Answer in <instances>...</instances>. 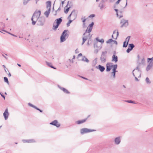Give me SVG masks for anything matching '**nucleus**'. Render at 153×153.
Wrapping results in <instances>:
<instances>
[{
    "instance_id": "obj_1",
    "label": "nucleus",
    "mask_w": 153,
    "mask_h": 153,
    "mask_svg": "<svg viewBox=\"0 0 153 153\" xmlns=\"http://www.w3.org/2000/svg\"><path fill=\"white\" fill-rule=\"evenodd\" d=\"M91 35H90V33L85 32L83 34L82 45H83L87 40H89V41H91Z\"/></svg>"
},
{
    "instance_id": "obj_2",
    "label": "nucleus",
    "mask_w": 153,
    "mask_h": 153,
    "mask_svg": "<svg viewBox=\"0 0 153 153\" xmlns=\"http://www.w3.org/2000/svg\"><path fill=\"white\" fill-rule=\"evenodd\" d=\"M132 73L133 76H137L138 78L140 77L141 71L138 66H137L135 69L133 70Z\"/></svg>"
},
{
    "instance_id": "obj_3",
    "label": "nucleus",
    "mask_w": 153,
    "mask_h": 153,
    "mask_svg": "<svg viewBox=\"0 0 153 153\" xmlns=\"http://www.w3.org/2000/svg\"><path fill=\"white\" fill-rule=\"evenodd\" d=\"M107 52L106 51H102V52L100 59L102 63H105L106 60Z\"/></svg>"
},
{
    "instance_id": "obj_4",
    "label": "nucleus",
    "mask_w": 153,
    "mask_h": 153,
    "mask_svg": "<svg viewBox=\"0 0 153 153\" xmlns=\"http://www.w3.org/2000/svg\"><path fill=\"white\" fill-rule=\"evenodd\" d=\"M55 21L56 22V25H55V22L53 24V29L55 30H56L58 27L59 25L62 21V19L61 18H60L59 19H56L55 20Z\"/></svg>"
},
{
    "instance_id": "obj_5",
    "label": "nucleus",
    "mask_w": 153,
    "mask_h": 153,
    "mask_svg": "<svg viewBox=\"0 0 153 153\" xmlns=\"http://www.w3.org/2000/svg\"><path fill=\"white\" fill-rule=\"evenodd\" d=\"M121 0H118L115 3L114 6V7H116V5L119 4ZM127 0H124L121 3L122 8H125L127 5Z\"/></svg>"
},
{
    "instance_id": "obj_6",
    "label": "nucleus",
    "mask_w": 153,
    "mask_h": 153,
    "mask_svg": "<svg viewBox=\"0 0 153 153\" xmlns=\"http://www.w3.org/2000/svg\"><path fill=\"white\" fill-rule=\"evenodd\" d=\"M95 131L94 130L90 129L87 128H83L80 130V133L81 134H83L85 133L91 132Z\"/></svg>"
},
{
    "instance_id": "obj_7",
    "label": "nucleus",
    "mask_w": 153,
    "mask_h": 153,
    "mask_svg": "<svg viewBox=\"0 0 153 153\" xmlns=\"http://www.w3.org/2000/svg\"><path fill=\"white\" fill-rule=\"evenodd\" d=\"M67 30H65L62 33L60 38L61 42H63L66 40L65 37L67 35Z\"/></svg>"
},
{
    "instance_id": "obj_8",
    "label": "nucleus",
    "mask_w": 153,
    "mask_h": 153,
    "mask_svg": "<svg viewBox=\"0 0 153 153\" xmlns=\"http://www.w3.org/2000/svg\"><path fill=\"white\" fill-rule=\"evenodd\" d=\"M105 1L104 0H101L99 4L98 7L101 10H102L105 8Z\"/></svg>"
},
{
    "instance_id": "obj_9",
    "label": "nucleus",
    "mask_w": 153,
    "mask_h": 153,
    "mask_svg": "<svg viewBox=\"0 0 153 153\" xmlns=\"http://www.w3.org/2000/svg\"><path fill=\"white\" fill-rule=\"evenodd\" d=\"M120 23L121 24V27H126L128 25V21L127 20L123 19L121 20Z\"/></svg>"
},
{
    "instance_id": "obj_10",
    "label": "nucleus",
    "mask_w": 153,
    "mask_h": 153,
    "mask_svg": "<svg viewBox=\"0 0 153 153\" xmlns=\"http://www.w3.org/2000/svg\"><path fill=\"white\" fill-rule=\"evenodd\" d=\"M35 14H33L31 18V20L32 21V24L33 25H34L39 18L36 16L35 15Z\"/></svg>"
},
{
    "instance_id": "obj_11",
    "label": "nucleus",
    "mask_w": 153,
    "mask_h": 153,
    "mask_svg": "<svg viewBox=\"0 0 153 153\" xmlns=\"http://www.w3.org/2000/svg\"><path fill=\"white\" fill-rule=\"evenodd\" d=\"M94 25V23L93 22H92L91 24H90L87 27L85 32L90 33L92 30Z\"/></svg>"
},
{
    "instance_id": "obj_12",
    "label": "nucleus",
    "mask_w": 153,
    "mask_h": 153,
    "mask_svg": "<svg viewBox=\"0 0 153 153\" xmlns=\"http://www.w3.org/2000/svg\"><path fill=\"white\" fill-rule=\"evenodd\" d=\"M50 125L56 126L57 127H59L60 126V124L56 120H55L50 123Z\"/></svg>"
},
{
    "instance_id": "obj_13",
    "label": "nucleus",
    "mask_w": 153,
    "mask_h": 153,
    "mask_svg": "<svg viewBox=\"0 0 153 153\" xmlns=\"http://www.w3.org/2000/svg\"><path fill=\"white\" fill-rule=\"evenodd\" d=\"M119 33L117 30L114 31L113 34L112 36V37L114 39H116L119 35Z\"/></svg>"
},
{
    "instance_id": "obj_14",
    "label": "nucleus",
    "mask_w": 153,
    "mask_h": 153,
    "mask_svg": "<svg viewBox=\"0 0 153 153\" xmlns=\"http://www.w3.org/2000/svg\"><path fill=\"white\" fill-rule=\"evenodd\" d=\"M37 21V24L39 25L42 26L44 25V20L42 18H39Z\"/></svg>"
},
{
    "instance_id": "obj_15",
    "label": "nucleus",
    "mask_w": 153,
    "mask_h": 153,
    "mask_svg": "<svg viewBox=\"0 0 153 153\" xmlns=\"http://www.w3.org/2000/svg\"><path fill=\"white\" fill-rule=\"evenodd\" d=\"M112 63H108L106 64V71H109L111 69V68L112 67Z\"/></svg>"
},
{
    "instance_id": "obj_16",
    "label": "nucleus",
    "mask_w": 153,
    "mask_h": 153,
    "mask_svg": "<svg viewBox=\"0 0 153 153\" xmlns=\"http://www.w3.org/2000/svg\"><path fill=\"white\" fill-rule=\"evenodd\" d=\"M149 65L153 66V57L151 58H148L147 59Z\"/></svg>"
},
{
    "instance_id": "obj_17",
    "label": "nucleus",
    "mask_w": 153,
    "mask_h": 153,
    "mask_svg": "<svg viewBox=\"0 0 153 153\" xmlns=\"http://www.w3.org/2000/svg\"><path fill=\"white\" fill-rule=\"evenodd\" d=\"M96 68L99 69L101 72H103L105 70V68L104 67L99 65L98 66H96Z\"/></svg>"
},
{
    "instance_id": "obj_18",
    "label": "nucleus",
    "mask_w": 153,
    "mask_h": 153,
    "mask_svg": "<svg viewBox=\"0 0 153 153\" xmlns=\"http://www.w3.org/2000/svg\"><path fill=\"white\" fill-rule=\"evenodd\" d=\"M8 115L9 113L8 111V109L7 108L3 114V115L5 120H6L8 118Z\"/></svg>"
},
{
    "instance_id": "obj_19",
    "label": "nucleus",
    "mask_w": 153,
    "mask_h": 153,
    "mask_svg": "<svg viewBox=\"0 0 153 153\" xmlns=\"http://www.w3.org/2000/svg\"><path fill=\"white\" fill-rule=\"evenodd\" d=\"M121 137L119 136L116 137L114 139V142L115 143H120L121 141Z\"/></svg>"
},
{
    "instance_id": "obj_20",
    "label": "nucleus",
    "mask_w": 153,
    "mask_h": 153,
    "mask_svg": "<svg viewBox=\"0 0 153 153\" xmlns=\"http://www.w3.org/2000/svg\"><path fill=\"white\" fill-rule=\"evenodd\" d=\"M22 141L24 143H34L36 142L35 140L33 139L23 140Z\"/></svg>"
},
{
    "instance_id": "obj_21",
    "label": "nucleus",
    "mask_w": 153,
    "mask_h": 153,
    "mask_svg": "<svg viewBox=\"0 0 153 153\" xmlns=\"http://www.w3.org/2000/svg\"><path fill=\"white\" fill-rule=\"evenodd\" d=\"M112 61H114L115 63H116L118 61V57L117 56L115 55L114 54L112 57Z\"/></svg>"
},
{
    "instance_id": "obj_22",
    "label": "nucleus",
    "mask_w": 153,
    "mask_h": 153,
    "mask_svg": "<svg viewBox=\"0 0 153 153\" xmlns=\"http://www.w3.org/2000/svg\"><path fill=\"white\" fill-rule=\"evenodd\" d=\"M72 15H74V16L75 17V18H74V19H75L76 18V15L75 13V10H73L72 11V12L71 13V14L68 17V19H71V16Z\"/></svg>"
},
{
    "instance_id": "obj_23",
    "label": "nucleus",
    "mask_w": 153,
    "mask_h": 153,
    "mask_svg": "<svg viewBox=\"0 0 153 153\" xmlns=\"http://www.w3.org/2000/svg\"><path fill=\"white\" fill-rule=\"evenodd\" d=\"M87 119V118H86L82 120H78L76 121V123L78 124H79L85 122L86 120Z\"/></svg>"
},
{
    "instance_id": "obj_24",
    "label": "nucleus",
    "mask_w": 153,
    "mask_h": 153,
    "mask_svg": "<svg viewBox=\"0 0 153 153\" xmlns=\"http://www.w3.org/2000/svg\"><path fill=\"white\" fill-rule=\"evenodd\" d=\"M59 87L60 88L61 90H62L65 93L68 94L70 93V92L66 89L64 88L61 87L59 86Z\"/></svg>"
},
{
    "instance_id": "obj_25",
    "label": "nucleus",
    "mask_w": 153,
    "mask_h": 153,
    "mask_svg": "<svg viewBox=\"0 0 153 153\" xmlns=\"http://www.w3.org/2000/svg\"><path fill=\"white\" fill-rule=\"evenodd\" d=\"M33 14H35V15L36 16L39 18L41 14V11L40 10L36 11Z\"/></svg>"
},
{
    "instance_id": "obj_26",
    "label": "nucleus",
    "mask_w": 153,
    "mask_h": 153,
    "mask_svg": "<svg viewBox=\"0 0 153 153\" xmlns=\"http://www.w3.org/2000/svg\"><path fill=\"white\" fill-rule=\"evenodd\" d=\"M47 8L48 9L51 10V1H48L47 2Z\"/></svg>"
},
{
    "instance_id": "obj_27",
    "label": "nucleus",
    "mask_w": 153,
    "mask_h": 153,
    "mask_svg": "<svg viewBox=\"0 0 153 153\" xmlns=\"http://www.w3.org/2000/svg\"><path fill=\"white\" fill-rule=\"evenodd\" d=\"M50 11L51 10L48 9L45 12L44 14L47 17L49 15L50 13Z\"/></svg>"
},
{
    "instance_id": "obj_28",
    "label": "nucleus",
    "mask_w": 153,
    "mask_h": 153,
    "mask_svg": "<svg viewBox=\"0 0 153 153\" xmlns=\"http://www.w3.org/2000/svg\"><path fill=\"white\" fill-rule=\"evenodd\" d=\"M82 61L86 62H89V60L85 56H83L82 59Z\"/></svg>"
},
{
    "instance_id": "obj_29",
    "label": "nucleus",
    "mask_w": 153,
    "mask_h": 153,
    "mask_svg": "<svg viewBox=\"0 0 153 153\" xmlns=\"http://www.w3.org/2000/svg\"><path fill=\"white\" fill-rule=\"evenodd\" d=\"M114 10L116 12H117V16L119 18H121L122 17H123L122 15L121 14V12L120 13L121 14L119 16L118 15V14L117 12L118 10L117 9H115Z\"/></svg>"
},
{
    "instance_id": "obj_30",
    "label": "nucleus",
    "mask_w": 153,
    "mask_h": 153,
    "mask_svg": "<svg viewBox=\"0 0 153 153\" xmlns=\"http://www.w3.org/2000/svg\"><path fill=\"white\" fill-rule=\"evenodd\" d=\"M145 62V60L144 58H143V59H141V62H138V63L139 65H140L141 64H143Z\"/></svg>"
},
{
    "instance_id": "obj_31",
    "label": "nucleus",
    "mask_w": 153,
    "mask_h": 153,
    "mask_svg": "<svg viewBox=\"0 0 153 153\" xmlns=\"http://www.w3.org/2000/svg\"><path fill=\"white\" fill-rule=\"evenodd\" d=\"M117 64L113 65L112 67H113V71H117L116 69H117Z\"/></svg>"
},
{
    "instance_id": "obj_32",
    "label": "nucleus",
    "mask_w": 153,
    "mask_h": 153,
    "mask_svg": "<svg viewBox=\"0 0 153 153\" xmlns=\"http://www.w3.org/2000/svg\"><path fill=\"white\" fill-rule=\"evenodd\" d=\"M146 83L148 84H150L151 83V82L149 79L147 77L146 79Z\"/></svg>"
},
{
    "instance_id": "obj_33",
    "label": "nucleus",
    "mask_w": 153,
    "mask_h": 153,
    "mask_svg": "<svg viewBox=\"0 0 153 153\" xmlns=\"http://www.w3.org/2000/svg\"><path fill=\"white\" fill-rule=\"evenodd\" d=\"M47 64L50 67L54 69H56L54 67L52 66V64L51 63L47 62Z\"/></svg>"
},
{
    "instance_id": "obj_34",
    "label": "nucleus",
    "mask_w": 153,
    "mask_h": 153,
    "mask_svg": "<svg viewBox=\"0 0 153 153\" xmlns=\"http://www.w3.org/2000/svg\"><path fill=\"white\" fill-rule=\"evenodd\" d=\"M129 48H130L131 50L134 47V45L133 44H130L129 45Z\"/></svg>"
},
{
    "instance_id": "obj_35",
    "label": "nucleus",
    "mask_w": 153,
    "mask_h": 153,
    "mask_svg": "<svg viewBox=\"0 0 153 153\" xmlns=\"http://www.w3.org/2000/svg\"><path fill=\"white\" fill-rule=\"evenodd\" d=\"M130 36H128L126 39L125 42L128 44V42L130 40Z\"/></svg>"
},
{
    "instance_id": "obj_36",
    "label": "nucleus",
    "mask_w": 153,
    "mask_h": 153,
    "mask_svg": "<svg viewBox=\"0 0 153 153\" xmlns=\"http://www.w3.org/2000/svg\"><path fill=\"white\" fill-rule=\"evenodd\" d=\"M152 67V66H151L148 65L146 68V70L147 71H148L150 70V69Z\"/></svg>"
},
{
    "instance_id": "obj_37",
    "label": "nucleus",
    "mask_w": 153,
    "mask_h": 153,
    "mask_svg": "<svg viewBox=\"0 0 153 153\" xmlns=\"http://www.w3.org/2000/svg\"><path fill=\"white\" fill-rule=\"evenodd\" d=\"M96 39L98 41L100 42H101L102 43H103L104 42V40L103 39H98V38H97Z\"/></svg>"
},
{
    "instance_id": "obj_38",
    "label": "nucleus",
    "mask_w": 153,
    "mask_h": 153,
    "mask_svg": "<svg viewBox=\"0 0 153 153\" xmlns=\"http://www.w3.org/2000/svg\"><path fill=\"white\" fill-rule=\"evenodd\" d=\"M117 71H113V72H111V74L113 75V77L114 78H115V73Z\"/></svg>"
},
{
    "instance_id": "obj_39",
    "label": "nucleus",
    "mask_w": 153,
    "mask_h": 153,
    "mask_svg": "<svg viewBox=\"0 0 153 153\" xmlns=\"http://www.w3.org/2000/svg\"><path fill=\"white\" fill-rule=\"evenodd\" d=\"M113 40L112 39H110L108 40L106 42V43L107 44H109L111 43V42H113Z\"/></svg>"
},
{
    "instance_id": "obj_40",
    "label": "nucleus",
    "mask_w": 153,
    "mask_h": 153,
    "mask_svg": "<svg viewBox=\"0 0 153 153\" xmlns=\"http://www.w3.org/2000/svg\"><path fill=\"white\" fill-rule=\"evenodd\" d=\"M70 8V7H68L66 10H64V12L65 13L67 14L68 13V11L69 10V9Z\"/></svg>"
},
{
    "instance_id": "obj_41",
    "label": "nucleus",
    "mask_w": 153,
    "mask_h": 153,
    "mask_svg": "<svg viewBox=\"0 0 153 153\" xmlns=\"http://www.w3.org/2000/svg\"><path fill=\"white\" fill-rule=\"evenodd\" d=\"M4 80L5 82H7V83H9L8 79L7 77H4Z\"/></svg>"
},
{
    "instance_id": "obj_42",
    "label": "nucleus",
    "mask_w": 153,
    "mask_h": 153,
    "mask_svg": "<svg viewBox=\"0 0 153 153\" xmlns=\"http://www.w3.org/2000/svg\"><path fill=\"white\" fill-rule=\"evenodd\" d=\"M128 44L125 42H124L123 47L126 48Z\"/></svg>"
},
{
    "instance_id": "obj_43",
    "label": "nucleus",
    "mask_w": 153,
    "mask_h": 153,
    "mask_svg": "<svg viewBox=\"0 0 153 153\" xmlns=\"http://www.w3.org/2000/svg\"><path fill=\"white\" fill-rule=\"evenodd\" d=\"M81 19L83 22H85L86 21V19L85 16L82 17Z\"/></svg>"
},
{
    "instance_id": "obj_44",
    "label": "nucleus",
    "mask_w": 153,
    "mask_h": 153,
    "mask_svg": "<svg viewBox=\"0 0 153 153\" xmlns=\"http://www.w3.org/2000/svg\"><path fill=\"white\" fill-rule=\"evenodd\" d=\"M0 24L1 25V28H3L5 27V24L2 22H0Z\"/></svg>"
},
{
    "instance_id": "obj_45",
    "label": "nucleus",
    "mask_w": 153,
    "mask_h": 153,
    "mask_svg": "<svg viewBox=\"0 0 153 153\" xmlns=\"http://www.w3.org/2000/svg\"><path fill=\"white\" fill-rule=\"evenodd\" d=\"M72 20H69L68 22L67 23V25L68 27L70 26V23L72 22Z\"/></svg>"
},
{
    "instance_id": "obj_46",
    "label": "nucleus",
    "mask_w": 153,
    "mask_h": 153,
    "mask_svg": "<svg viewBox=\"0 0 153 153\" xmlns=\"http://www.w3.org/2000/svg\"><path fill=\"white\" fill-rule=\"evenodd\" d=\"M30 0H24L23 3L24 5H26Z\"/></svg>"
},
{
    "instance_id": "obj_47",
    "label": "nucleus",
    "mask_w": 153,
    "mask_h": 153,
    "mask_svg": "<svg viewBox=\"0 0 153 153\" xmlns=\"http://www.w3.org/2000/svg\"><path fill=\"white\" fill-rule=\"evenodd\" d=\"M125 101L126 102L129 103H134V101L132 100H126Z\"/></svg>"
},
{
    "instance_id": "obj_48",
    "label": "nucleus",
    "mask_w": 153,
    "mask_h": 153,
    "mask_svg": "<svg viewBox=\"0 0 153 153\" xmlns=\"http://www.w3.org/2000/svg\"><path fill=\"white\" fill-rule=\"evenodd\" d=\"M61 7V5H60V7L58 8V9H57V10L56 11V13L55 14H54V15L55 16H56V12L57 11H60V7Z\"/></svg>"
},
{
    "instance_id": "obj_49",
    "label": "nucleus",
    "mask_w": 153,
    "mask_h": 153,
    "mask_svg": "<svg viewBox=\"0 0 153 153\" xmlns=\"http://www.w3.org/2000/svg\"><path fill=\"white\" fill-rule=\"evenodd\" d=\"M132 50H131V49H130V48H128L127 50H126V52L127 53H129Z\"/></svg>"
},
{
    "instance_id": "obj_50",
    "label": "nucleus",
    "mask_w": 153,
    "mask_h": 153,
    "mask_svg": "<svg viewBox=\"0 0 153 153\" xmlns=\"http://www.w3.org/2000/svg\"><path fill=\"white\" fill-rule=\"evenodd\" d=\"M95 16V15L94 14H91L89 16V18H92L94 17Z\"/></svg>"
},
{
    "instance_id": "obj_51",
    "label": "nucleus",
    "mask_w": 153,
    "mask_h": 153,
    "mask_svg": "<svg viewBox=\"0 0 153 153\" xmlns=\"http://www.w3.org/2000/svg\"><path fill=\"white\" fill-rule=\"evenodd\" d=\"M94 48H98L97 43H96L94 44Z\"/></svg>"
},
{
    "instance_id": "obj_52",
    "label": "nucleus",
    "mask_w": 153,
    "mask_h": 153,
    "mask_svg": "<svg viewBox=\"0 0 153 153\" xmlns=\"http://www.w3.org/2000/svg\"><path fill=\"white\" fill-rule=\"evenodd\" d=\"M113 42L114 43V44H115L116 45H117V41L113 40Z\"/></svg>"
},
{
    "instance_id": "obj_53",
    "label": "nucleus",
    "mask_w": 153,
    "mask_h": 153,
    "mask_svg": "<svg viewBox=\"0 0 153 153\" xmlns=\"http://www.w3.org/2000/svg\"><path fill=\"white\" fill-rule=\"evenodd\" d=\"M134 77H135V80L136 81H139V80L137 79V77H138L137 76H134Z\"/></svg>"
},
{
    "instance_id": "obj_54",
    "label": "nucleus",
    "mask_w": 153,
    "mask_h": 153,
    "mask_svg": "<svg viewBox=\"0 0 153 153\" xmlns=\"http://www.w3.org/2000/svg\"><path fill=\"white\" fill-rule=\"evenodd\" d=\"M28 105H30V106L33 107L34 106V105H33L32 104H31V103H28Z\"/></svg>"
},
{
    "instance_id": "obj_55",
    "label": "nucleus",
    "mask_w": 153,
    "mask_h": 153,
    "mask_svg": "<svg viewBox=\"0 0 153 153\" xmlns=\"http://www.w3.org/2000/svg\"><path fill=\"white\" fill-rule=\"evenodd\" d=\"M64 1H62V5H61V6H62V7H63V4L64 3Z\"/></svg>"
},
{
    "instance_id": "obj_56",
    "label": "nucleus",
    "mask_w": 153,
    "mask_h": 153,
    "mask_svg": "<svg viewBox=\"0 0 153 153\" xmlns=\"http://www.w3.org/2000/svg\"><path fill=\"white\" fill-rule=\"evenodd\" d=\"M83 27H85V22H83Z\"/></svg>"
},
{
    "instance_id": "obj_57",
    "label": "nucleus",
    "mask_w": 153,
    "mask_h": 153,
    "mask_svg": "<svg viewBox=\"0 0 153 153\" xmlns=\"http://www.w3.org/2000/svg\"><path fill=\"white\" fill-rule=\"evenodd\" d=\"M98 50H96L94 51V52L96 53H98Z\"/></svg>"
},
{
    "instance_id": "obj_58",
    "label": "nucleus",
    "mask_w": 153,
    "mask_h": 153,
    "mask_svg": "<svg viewBox=\"0 0 153 153\" xmlns=\"http://www.w3.org/2000/svg\"><path fill=\"white\" fill-rule=\"evenodd\" d=\"M2 56L7 59V58L6 57L4 54H2Z\"/></svg>"
},
{
    "instance_id": "obj_59",
    "label": "nucleus",
    "mask_w": 153,
    "mask_h": 153,
    "mask_svg": "<svg viewBox=\"0 0 153 153\" xmlns=\"http://www.w3.org/2000/svg\"><path fill=\"white\" fill-rule=\"evenodd\" d=\"M33 108H35L37 110H39L38 109L39 108H37V107H36V106H34L33 107Z\"/></svg>"
},
{
    "instance_id": "obj_60",
    "label": "nucleus",
    "mask_w": 153,
    "mask_h": 153,
    "mask_svg": "<svg viewBox=\"0 0 153 153\" xmlns=\"http://www.w3.org/2000/svg\"><path fill=\"white\" fill-rule=\"evenodd\" d=\"M1 96L2 97H3V98H4V99H5V97L2 94H1Z\"/></svg>"
},
{
    "instance_id": "obj_61",
    "label": "nucleus",
    "mask_w": 153,
    "mask_h": 153,
    "mask_svg": "<svg viewBox=\"0 0 153 153\" xmlns=\"http://www.w3.org/2000/svg\"><path fill=\"white\" fill-rule=\"evenodd\" d=\"M115 0H110V1L111 2H113Z\"/></svg>"
},
{
    "instance_id": "obj_62",
    "label": "nucleus",
    "mask_w": 153,
    "mask_h": 153,
    "mask_svg": "<svg viewBox=\"0 0 153 153\" xmlns=\"http://www.w3.org/2000/svg\"><path fill=\"white\" fill-rule=\"evenodd\" d=\"M82 54L81 53H80L78 55V56H82Z\"/></svg>"
},
{
    "instance_id": "obj_63",
    "label": "nucleus",
    "mask_w": 153,
    "mask_h": 153,
    "mask_svg": "<svg viewBox=\"0 0 153 153\" xmlns=\"http://www.w3.org/2000/svg\"><path fill=\"white\" fill-rule=\"evenodd\" d=\"M39 110H39L40 112H42V110L40 109H38Z\"/></svg>"
},
{
    "instance_id": "obj_64",
    "label": "nucleus",
    "mask_w": 153,
    "mask_h": 153,
    "mask_svg": "<svg viewBox=\"0 0 153 153\" xmlns=\"http://www.w3.org/2000/svg\"><path fill=\"white\" fill-rule=\"evenodd\" d=\"M75 52H76V53H78V49H76V51H75Z\"/></svg>"
}]
</instances>
